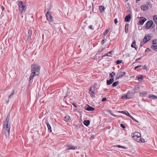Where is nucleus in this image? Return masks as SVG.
I'll list each match as a JSON object with an SVG mask.
<instances>
[{"label":"nucleus","mask_w":157,"mask_h":157,"mask_svg":"<svg viewBox=\"0 0 157 157\" xmlns=\"http://www.w3.org/2000/svg\"><path fill=\"white\" fill-rule=\"evenodd\" d=\"M10 116L8 115L5 121L3 123V133L6 136H8L10 135V125H8Z\"/></svg>","instance_id":"nucleus-1"},{"label":"nucleus","mask_w":157,"mask_h":157,"mask_svg":"<svg viewBox=\"0 0 157 157\" xmlns=\"http://www.w3.org/2000/svg\"><path fill=\"white\" fill-rule=\"evenodd\" d=\"M18 2H19V3L18 4V6L20 13L21 14H23L25 12L26 5L24 4L23 2L22 1H18Z\"/></svg>","instance_id":"nucleus-2"},{"label":"nucleus","mask_w":157,"mask_h":157,"mask_svg":"<svg viewBox=\"0 0 157 157\" xmlns=\"http://www.w3.org/2000/svg\"><path fill=\"white\" fill-rule=\"evenodd\" d=\"M132 137L133 139L137 142H145L144 139H141L140 134L138 132L135 133Z\"/></svg>","instance_id":"nucleus-3"},{"label":"nucleus","mask_w":157,"mask_h":157,"mask_svg":"<svg viewBox=\"0 0 157 157\" xmlns=\"http://www.w3.org/2000/svg\"><path fill=\"white\" fill-rule=\"evenodd\" d=\"M40 67L38 64H34L31 66V72L35 73H38L40 71Z\"/></svg>","instance_id":"nucleus-4"},{"label":"nucleus","mask_w":157,"mask_h":157,"mask_svg":"<svg viewBox=\"0 0 157 157\" xmlns=\"http://www.w3.org/2000/svg\"><path fill=\"white\" fill-rule=\"evenodd\" d=\"M125 75V72H124L119 71L118 72L116 75V79H117L120 78L124 76Z\"/></svg>","instance_id":"nucleus-5"},{"label":"nucleus","mask_w":157,"mask_h":157,"mask_svg":"<svg viewBox=\"0 0 157 157\" xmlns=\"http://www.w3.org/2000/svg\"><path fill=\"white\" fill-rule=\"evenodd\" d=\"M153 23L152 21L149 20L146 23V28L147 29H148L151 28L152 26Z\"/></svg>","instance_id":"nucleus-6"},{"label":"nucleus","mask_w":157,"mask_h":157,"mask_svg":"<svg viewBox=\"0 0 157 157\" xmlns=\"http://www.w3.org/2000/svg\"><path fill=\"white\" fill-rule=\"evenodd\" d=\"M32 34V31L31 30L29 29L27 35L26 36L25 38L27 40H29L31 38Z\"/></svg>","instance_id":"nucleus-7"},{"label":"nucleus","mask_w":157,"mask_h":157,"mask_svg":"<svg viewBox=\"0 0 157 157\" xmlns=\"http://www.w3.org/2000/svg\"><path fill=\"white\" fill-rule=\"evenodd\" d=\"M151 37V36H150L148 34H147L144 39L143 40L144 41V43H146L149 40H150Z\"/></svg>","instance_id":"nucleus-8"},{"label":"nucleus","mask_w":157,"mask_h":157,"mask_svg":"<svg viewBox=\"0 0 157 157\" xmlns=\"http://www.w3.org/2000/svg\"><path fill=\"white\" fill-rule=\"evenodd\" d=\"M46 16L47 17V19L49 21H52V16L49 13V12L48 11L46 14Z\"/></svg>","instance_id":"nucleus-9"},{"label":"nucleus","mask_w":157,"mask_h":157,"mask_svg":"<svg viewBox=\"0 0 157 157\" xmlns=\"http://www.w3.org/2000/svg\"><path fill=\"white\" fill-rule=\"evenodd\" d=\"M85 109L89 111H92L94 109V108L90 106L89 105H87L85 107Z\"/></svg>","instance_id":"nucleus-10"},{"label":"nucleus","mask_w":157,"mask_h":157,"mask_svg":"<svg viewBox=\"0 0 157 157\" xmlns=\"http://www.w3.org/2000/svg\"><path fill=\"white\" fill-rule=\"evenodd\" d=\"M38 75V73H35L33 72H32L31 73L30 75V76L29 77V82H30V81H31V80L33 79V78L35 77V76L37 75Z\"/></svg>","instance_id":"nucleus-11"},{"label":"nucleus","mask_w":157,"mask_h":157,"mask_svg":"<svg viewBox=\"0 0 157 157\" xmlns=\"http://www.w3.org/2000/svg\"><path fill=\"white\" fill-rule=\"evenodd\" d=\"M148 6L146 4H143L141 6V10L144 11L147 10L148 9Z\"/></svg>","instance_id":"nucleus-12"},{"label":"nucleus","mask_w":157,"mask_h":157,"mask_svg":"<svg viewBox=\"0 0 157 157\" xmlns=\"http://www.w3.org/2000/svg\"><path fill=\"white\" fill-rule=\"evenodd\" d=\"M67 147V148L66 150H69L71 149L75 150L77 148V147H75L72 145H68Z\"/></svg>","instance_id":"nucleus-13"},{"label":"nucleus","mask_w":157,"mask_h":157,"mask_svg":"<svg viewBox=\"0 0 157 157\" xmlns=\"http://www.w3.org/2000/svg\"><path fill=\"white\" fill-rule=\"evenodd\" d=\"M147 19L146 18L142 17L140 20L139 21V23L140 25H143L144 23L146 21Z\"/></svg>","instance_id":"nucleus-14"},{"label":"nucleus","mask_w":157,"mask_h":157,"mask_svg":"<svg viewBox=\"0 0 157 157\" xmlns=\"http://www.w3.org/2000/svg\"><path fill=\"white\" fill-rule=\"evenodd\" d=\"M131 17L130 14H128V15L126 16L125 17V21L126 22L129 21Z\"/></svg>","instance_id":"nucleus-15"},{"label":"nucleus","mask_w":157,"mask_h":157,"mask_svg":"<svg viewBox=\"0 0 157 157\" xmlns=\"http://www.w3.org/2000/svg\"><path fill=\"white\" fill-rule=\"evenodd\" d=\"M46 123L48 127V131L50 132H52V130L51 129V126L50 124H49L48 121H46Z\"/></svg>","instance_id":"nucleus-16"},{"label":"nucleus","mask_w":157,"mask_h":157,"mask_svg":"<svg viewBox=\"0 0 157 157\" xmlns=\"http://www.w3.org/2000/svg\"><path fill=\"white\" fill-rule=\"evenodd\" d=\"M126 99H130L132 98V94H131V93L128 92L126 95Z\"/></svg>","instance_id":"nucleus-17"},{"label":"nucleus","mask_w":157,"mask_h":157,"mask_svg":"<svg viewBox=\"0 0 157 157\" xmlns=\"http://www.w3.org/2000/svg\"><path fill=\"white\" fill-rule=\"evenodd\" d=\"M114 80L113 78H111L109 80L107 81V83L108 85H110L113 82Z\"/></svg>","instance_id":"nucleus-18"},{"label":"nucleus","mask_w":157,"mask_h":157,"mask_svg":"<svg viewBox=\"0 0 157 157\" xmlns=\"http://www.w3.org/2000/svg\"><path fill=\"white\" fill-rule=\"evenodd\" d=\"M70 119V117L68 115H67V116H66L65 117L64 120L66 122H68L69 121Z\"/></svg>","instance_id":"nucleus-19"},{"label":"nucleus","mask_w":157,"mask_h":157,"mask_svg":"<svg viewBox=\"0 0 157 157\" xmlns=\"http://www.w3.org/2000/svg\"><path fill=\"white\" fill-rule=\"evenodd\" d=\"M84 124L86 126H88L90 123V121L89 120H85L84 121Z\"/></svg>","instance_id":"nucleus-20"},{"label":"nucleus","mask_w":157,"mask_h":157,"mask_svg":"<svg viewBox=\"0 0 157 157\" xmlns=\"http://www.w3.org/2000/svg\"><path fill=\"white\" fill-rule=\"evenodd\" d=\"M99 9L100 10L101 12L102 13L104 10L105 8L104 7L102 6H99Z\"/></svg>","instance_id":"nucleus-21"},{"label":"nucleus","mask_w":157,"mask_h":157,"mask_svg":"<svg viewBox=\"0 0 157 157\" xmlns=\"http://www.w3.org/2000/svg\"><path fill=\"white\" fill-rule=\"evenodd\" d=\"M128 24H126L125 25V32L126 33H127L128 32Z\"/></svg>","instance_id":"nucleus-22"},{"label":"nucleus","mask_w":157,"mask_h":157,"mask_svg":"<svg viewBox=\"0 0 157 157\" xmlns=\"http://www.w3.org/2000/svg\"><path fill=\"white\" fill-rule=\"evenodd\" d=\"M151 48L152 49L157 51V45H152L151 46Z\"/></svg>","instance_id":"nucleus-23"},{"label":"nucleus","mask_w":157,"mask_h":157,"mask_svg":"<svg viewBox=\"0 0 157 157\" xmlns=\"http://www.w3.org/2000/svg\"><path fill=\"white\" fill-rule=\"evenodd\" d=\"M152 45H157V39L153 40L152 42Z\"/></svg>","instance_id":"nucleus-24"},{"label":"nucleus","mask_w":157,"mask_h":157,"mask_svg":"<svg viewBox=\"0 0 157 157\" xmlns=\"http://www.w3.org/2000/svg\"><path fill=\"white\" fill-rule=\"evenodd\" d=\"M147 94V92H143L141 93L140 94V96H144L145 95H146Z\"/></svg>","instance_id":"nucleus-25"},{"label":"nucleus","mask_w":157,"mask_h":157,"mask_svg":"<svg viewBox=\"0 0 157 157\" xmlns=\"http://www.w3.org/2000/svg\"><path fill=\"white\" fill-rule=\"evenodd\" d=\"M135 44H136V41L135 40L133 41L132 44L131 45V47L132 48H134L136 50H137V49L138 48L137 47H135L134 46V45H135Z\"/></svg>","instance_id":"nucleus-26"},{"label":"nucleus","mask_w":157,"mask_h":157,"mask_svg":"<svg viewBox=\"0 0 157 157\" xmlns=\"http://www.w3.org/2000/svg\"><path fill=\"white\" fill-rule=\"evenodd\" d=\"M153 20L156 24H157V15H155L153 17Z\"/></svg>","instance_id":"nucleus-27"},{"label":"nucleus","mask_w":157,"mask_h":157,"mask_svg":"<svg viewBox=\"0 0 157 157\" xmlns=\"http://www.w3.org/2000/svg\"><path fill=\"white\" fill-rule=\"evenodd\" d=\"M95 88H96V87H95L94 86H92L90 88V91L94 92Z\"/></svg>","instance_id":"nucleus-28"},{"label":"nucleus","mask_w":157,"mask_h":157,"mask_svg":"<svg viewBox=\"0 0 157 157\" xmlns=\"http://www.w3.org/2000/svg\"><path fill=\"white\" fill-rule=\"evenodd\" d=\"M150 98H151L152 99H157V97L156 96L154 95H151L149 96V97Z\"/></svg>","instance_id":"nucleus-29"},{"label":"nucleus","mask_w":157,"mask_h":157,"mask_svg":"<svg viewBox=\"0 0 157 157\" xmlns=\"http://www.w3.org/2000/svg\"><path fill=\"white\" fill-rule=\"evenodd\" d=\"M91 92L90 93V95L92 98H94V92L90 91Z\"/></svg>","instance_id":"nucleus-30"},{"label":"nucleus","mask_w":157,"mask_h":157,"mask_svg":"<svg viewBox=\"0 0 157 157\" xmlns=\"http://www.w3.org/2000/svg\"><path fill=\"white\" fill-rule=\"evenodd\" d=\"M138 90V89L137 88H136L133 89V90L132 92V93L135 94L136 92H137L138 91H137Z\"/></svg>","instance_id":"nucleus-31"},{"label":"nucleus","mask_w":157,"mask_h":157,"mask_svg":"<svg viewBox=\"0 0 157 157\" xmlns=\"http://www.w3.org/2000/svg\"><path fill=\"white\" fill-rule=\"evenodd\" d=\"M119 82L118 81L116 82H114L112 84V86L113 87H114L116 86L118 84Z\"/></svg>","instance_id":"nucleus-32"},{"label":"nucleus","mask_w":157,"mask_h":157,"mask_svg":"<svg viewBox=\"0 0 157 157\" xmlns=\"http://www.w3.org/2000/svg\"><path fill=\"white\" fill-rule=\"evenodd\" d=\"M122 62V60H117L116 63L117 64H119Z\"/></svg>","instance_id":"nucleus-33"},{"label":"nucleus","mask_w":157,"mask_h":157,"mask_svg":"<svg viewBox=\"0 0 157 157\" xmlns=\"http://www.w3.org/2000/svg\"><path fill=\"white\" fill-rule=\"evenodd\" d=\"M112 52H113L112 51H111L110 52H109L108 53L105 54V55H104V56H110V55H109V54H111L112 53Z\"/></svg>","instance_id":"nucleus-34"},{"label":"nucleus","mask_w":157,"mask_h":157,"mask_svg":"<svg viewBox=\"0 0 157 157\" xmlns=\"http://www.w3.org/2000/svg\"><path fill=\"white\" fill-rule=\"evenodd\" d=\"M115 75V74L114 72H113L111 73L110 74V75L112 77H113Z\"/></svg>","instance_id":"nucleus-35"},{"label":"nucleus","mask_w":157,"mask_h":157,"mask_svg":"<svg viewBox=\"0 0 157 157\" xmlns=\"http://www.w3.org/2000/svg\"><path fill=\"white\" fill-rule=\"evenodd\" d=\"M109 31V30L108 29H106L105 30V32L104 33V36L106 35L107 33H108Z\"/></svg>","instance_id":"nucleus-36"},{"label":"nucleus","mask_w":157,"mask_h":157,"mask_svg":"<svg viewBox=\"0 0 157 157\" xmlns=\"http://www.w3.org/2000/svg\"><path fill=\"white\" fill-rule=\"evenodd\" d=\"M114 146L116 147H121V148H126V147H124L123 146H121L119 145H116V146Z\"/></svg>","instance_id":"nucleus-37"},{"label":"nucleus","mask_w":157,"mask_h":157,"mask_svg":"<svg viewBox=\"0 0 157 157\" xmlns=\"http://www.w3.org/2000/svg\"><path fill=\"white\" fill-rule=\"evenodd\" d=\"M125 115H126L127 116H128L129 117H130L131 116L129 114V113L127 111H126V114Z\"/></svg>","instance_id":"nucleus-38"},{"label":"nucleus","mask_w":157,"mask_h":157,"mask_svg":"<svg viewBox=\"0 0 157 157\" xmlns=\"http://www.w3.org/2000/svg\"><path fill=\"white\" fill-rule=\"evenodd\" d=\"M126 111H118V112H119V113H123V114H126Z\"/></svg>","instance_id":"nucleus-39"},{"label":"nucleus","mask_w":157,"mask_h":157,"mask_svg":"<svg viewBox=\"0 0 157 157\" xmlns=\"http://www.w3.org/2000/svg\"><path fill=\"white\" fill-rule=\"evenodd\" d=\"M106 40H107L106 39L102 40L101 41L102 44H103L106 41Z\"/></svg>","instance_id":"nucleus-40"},{"label":"nucleus","mask_w":157,"mask_h":157,"mask_svg":"<svg viewBox=\"0 0 157 157\" xmlns=\"http://www.w3.org/2000/svg\"><path fill=\"white\" fill-rule=\"evenodd\" d=\"M121 126L123 128H126L125 125L123 124H121Z\"/></svg>","instance_id":"nucleus-41"},{"label":"nucleus","mask_w":157,"mask_h":157,"mask_svg":"<svg viewBox=\"0 0 157 157\" xmlns=\"http://www.w3.org/2000/svg\"><path fill=\"white\" fill-rule=\"evenodd\" d=\"M89 28L92 29V30H94V28L93 27L92 25H90L89 26Z\"/></svg>","instance_id":"nucleus-42"},{"label":"nucleus","mask_w":157,"mask_h":157,"mask_svg":"<svg viewBox=\"0 0 157 157\" xmlns=\"http://www.w3.org/2000/svg\"><path fill=\"white\" fill-rule=\"evenodd\" d=\"M114 117H116L117 116L115 115H114L113 113H112V112L111 111H110L109 112Z\"/></svg>","instance_id":"nucleus-43"},{"label":"nucleus","mask_w":157,"mask_h":157,"mask_svg":"<svg viewBox=\"0 0 157 157\" xmlns=\"http://www.w3.org/2000/svg\"><path fill=\"white\" fill-rule=\"evenodd\" d=\"M131 118H132V119L133 120V121H136V122H138V121H136L134 118L132 117V116H131V117H130Z\"/></svg>","instance_id":"nucleus-44"},{"label":"nucleus","mask_w":157,"mask_h":157,"mask_svg":"<svg viewBox=\"0 0 157 157\" xmlns=\"http://www.w3.org/2000/svg\"><path fill=\"white\" fill-rule=\"evenodd\" d=\"M141 67V65H138L137 66H136L134 68V70H136L137 68H138L139 67Z\"/></svg>","instance_id":"nucleus-45"},{"label":"nucleus","mask_w":157,"mask_h":157,"mask_svg":"<svg viewBox=\"0 0 157 157\" xmlns=\"http://www.w3.org/2000/svg\"><path fill=\"white\" fill-rule=\"evenodd\" d=\"M145 43H144V41L143 40V42H141L140 43V46H142L144 44H145Z\"/></svg>","instance_id":"nucleus-46"},{"label":"nucleus","mask_w":157,"mask_h":157,"mask_svg":"<svg viewBox=\"0 0 157 157\" xmlns=\"http://www.w3.org/2000/svg\"><path fill=\"white\" fill-rule=\"evenodd\" d=\"M151 51V50L150 49H149V48H147L146 49L145 52H149V51Z\"/></svg>","instance_id":"nucleus-47"},{"label":"nucleus","mask_w":157,"mask_h":157,"mask_svg":"<svg viewBox=\"0 0 157 157\" xmlns=\"http://www.w3.org/2000/svg\"><path fill=\"white\" fill-rule=\"evenodd\" d=\"M143 79V76H140V77H138V80H139V79H141V80H142V79Z\"/></svg>","instance_id":"nucleus-48"},{"label":"nucleus","mask_w":157,"mask_h":157,"mask_svg":"<svg viewBox=\"0 0 157 157\" xmlns=\"http://www.w3.org/2000/svg\"><path fill=\"white\" fill-rule=\"evenodd\" d=\"M114 21L115 24H116L118 22L117 20V19H114Z\"/></svg>","instance_id":"nucleus-49"},{"label":"nucleus","mask_w":157,"mask_h":157,"mask_svg":"<svg viewBox=\"0 0 157 157\" xmlns=\"http://www.w3.org/2000/svg\"><path fill=\"white\" fill-rule=\"evenodd\" d=\"M142 59V57H141L139 58H138L136 59V61H137L139 60H140Z\"/></svg>","instance_id":"nucleus-50"},{"label":"nucleus","mask_w":157,"mask_h":157,"mask_svg":"<svg viewBox=\"0 0 157 157\" xmlns=\"http://www.w3.org/2000/svg\"><path fill=\"white\" fill-rule=\"evenodd\" d=\"M126 98V95H124L121 97V99L123 98Z\"/></svg>","instance_id":"nucleus-51"},{"label":"nucleus","mask_w":157,"mask_h":157,"mask_svg":"<svg viewBox=\"0 0 157 157\" xmlns=\"http://www.w3.org/2000/svg\"><path fill=\"white\" fill-rule=\"evenodd\" d=\"M106 100V99L105 98H103L102 100V101H105Z\"/></svg>","instance_id":"nucleus-52"},{"label":"nucleus","mask_w":157,"mask_h":157,"mask_svg":"<svg viewBox=\"0 0 157 157\" xmlns=\"http://www.w3.org/2000/svg\"><path fill=\"white\" fill-rule=\"evenodd\" d=\"M70 95V92H67V95L66 96H65L64 98H65L66 97V96H68L69 95Z\"/></svg>","instance_id":"nucleus-53"},{"label":"nucleus","mask_w":157,"mask_h":157,"mask_svg":"<svg viewBox=\"0 0 157 157\" xmlns=\"http://www.w3.org/2000/svg\"><path fill=\"white\" fill-rule=\"evenodd\" d=\"M143 69H145L147 68V66L146 65H144L143 67Z\"/></svg>","instance_id":"nucleus-54"},{"label":"nucleus","mask_w":157,"mask_h":157,"mask_svg":"<svg viewBox=\"0 0 157 157\" xmlns=\"http://www.w3.org/2000/svg\"><path fill=\"white\" fill-rule=\"evenodd\" d=\"M90 138H91V139H94V136H91Z\"/></svg>","instance_id":"nucleus-55"},{"label":"nucleus","mask_w":157,"mask_h":157,"mask_svg":"<svg viewBox=\"0 0 157 157\" xmlns=\"http://www.w3.org/2000/svg\"><path fill=\"white\" fill-rule=\"evenodd\" d=\"M1 9L2 10H4V7L3 6H2L1 7Z\"/></svg>","instance_id":"nucleus-56"},{"label":"nucleus","mask_w":157,"mask_h":157,"mask_svg":"<svg viewBox=\"0 0 157 157\" xmlns=\"http://www.w3.org/2000/svg\"><path fill=\"white\" fill-rule=\"evenodd\" d=\"M14 94V91L13 90V92L12 93V94H11L12 96Z\"/></svg>","instance_id":"nucleus-57"},{"label":"nucleus","mask_w":157,"mask_h":157,"mask_svg":"<svg viewBox=\"0 0 157 157\" xmlns=\"http://www.w3.org/2000/svg\"><path fill=\"white\" fill-rule=\"evenodd\" d=\"M12 96L10 94L9 96V99H10L11 98V96Z\"/></svg>","instance_id":"nucleus-58"},{"label":"nucleus","mask_w":157,"mask_h":157,"mask_svg":"<svg viewBox=\"0 0 157 157\" xmlns=\"http://www.w3.org/2000/svg\"><path fill=\"white\" fill-rule=\"evenodd\" d=\"M73 105L75 106V107H76V106L74 104H73Z\"/></svg>","instance_id":"nucleus-59"},{"label":"nucleus","mask_w":157,"mask_h":157,"mask_svg":"<svg viewBox=\"0 0 157 157\" xmlns=\"http://www.w3.org/2000/svg\"><path fill=\"white\" fill-rule=\"evenodd\" d=\"M137 1H140V0H136Z\"/></svg>","instance_id":"nucleus-60"}]
</instances>
